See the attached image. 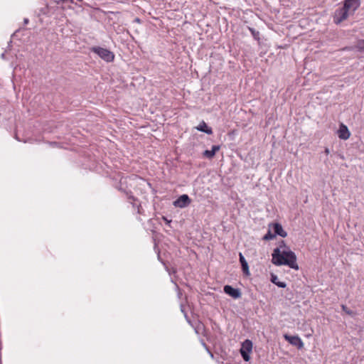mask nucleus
<instances>
[{
	"label": "nucleus",
	"mask_w": 364,
	"mask_h": 364,
	"mask_svg": "<svg viewBox=\"0 0 364 364\" xmlns=\"http://www.w3.org/2000/svg\"><path fill=\"white\" fill-rule=\"evenodd\" d=\"M333 21L336 24H339L341 23V7H338V9H336L333 16Z\"/></svg>",
	"instance_id": "obj_15"
},
{
	"label": "nucleus",
	"mask_w": 364,
	"mask_h": 364,
	"mask_svg": "<svg viewBox=\"0 0 364 364\" xmlns=\"http://www.w3.org/2000/svg\"><path fill=\"white\" fill-rule=\"evenodd\" d=\"M125 197L127 198V202L132 205V208L136 211L137 214H144V210L142 208L141 200L134 195L133 192H132Z\"/></svg>",
	"instance_id": "obj_5"
},
{
	"label": "nucleus",
	"mask_w": 364,
	"mask_h": 364,
	"mask_svg": "<svg viewBox=\"0 0 364 364\" xmlns=\"http://www.w3.org/2000/svg\"><path fill=\"white\" fill-rule=\"evenodd\" d=\"M284 338L285 341L289 342L291 345L296 346L298 349H302L304 348V343L297 335L291 336L287 333L284 334Z\"/></svg>",
	"instance_id": "obj_8"
},
{
	"label": "nucleus",
	"mask_w": 364,
	"mask_h": 364,
	"mask_svg": "<svg viewBox=\"0 0 364 364\" xmlns=\"http://www.w3.org/2000/svg\"><path fill=\"white\" fill-rule=\"evenodd\" d=\"M325 153H326V154H328L329 153V150H328V148H326V149H325Z\"/></svg>",
	"instance_id": "obj_28"
},
{
	"label": "nucleus",
	"mask_w": 364,
	"mask_h": 364,
	"mask_svg": "<svg viewBox=\"0 0 364 364\" xmlns=\"http://www.w3.org/2000/svg\"><path fill=\"white\" fill-rule=\"evenodd\" d=\"M287 247H289L287 245L284 240H282L278 242V247L277 248H279V250H281L282 248L287 250Z\"/></svg>",
	"instance_id": "obj_21"
},
{
	"label": "nucleus",
	"mask_w": 364,
	"mask_h": 364,
	"mask_svg": "<svg viewBox=\"0 0 364 364\" xmlns=\"http://www.w3.org/2000/svg\"><path fill=\"white\" fill-rule=\"evenodd\" d=\"M117 176L119 178V179L115 176H109V178L113 181L112 186L125 196L133 192L132 191V187L136 189L138 186H143L144 183H146L149 186H151L149 181L136 174L124 176L122 173L119 172Z\"/></svg>",
	"instance_id": "obj_1"
},
{
	"label": "nucleus",
	"mask_w": 364,
	"mask_h": 364,
	"mask_svg": "<svg viewBox=\"0 0 364 364\" xmlns=\"http://www.w3.org/2000/svg\"><path fill=\"white\" fill-rule=\"evenodd\" d=\"M63 3H67V2H69V3H73V0H61Z\"/></svg>",
	"instance_id": "obj_26"
},
{
	"label": "nucleus",
	"mask_w": 364,
	"mask_h": 364,
	"mask_svg": "<svg viewBox=\"0 0 364 364\" xmlns=\"http://www.w3.org/2000/svg\"><path fill=\"white\" fill-rule=\"evenodd\" d=\"M270 281L279 288H285L287 287V284L284 282L279 281L278 277L276 274H271Z\"/></svg>",
	"instance_id": "obj_14"
},
{
	"label": "nucleus",
	"mask_w": 364,
	"mask_h": 364,
	"mask_svg": "<svg viewBox=\"0 0 364 364\" xmlns=\"http://www.w3.org/2000/svg\"><path fill=\"white\" fill-rule=\"evenodd\" d=\"M223 291L227 295L230 296L234 299H238L242 296L240 289L235 288L231 285L227 284L223 287Z\"/></svg>",
	"instance_id": "obj_7"
},
{
	"label": "nucleus",
	"mask_w": 364,
	"mask_h": 364,
	"mask_svg": "<svg viewBox=\"0 0 364 364\" xmlns=\"http://www.w3.org/2000/svg\"><path fill=\"white\" fill-rule=\"evenodd\" d=\"M201 326L204 327L203 323L202 322H200V321H198V326H197V327H196V333H198V331L197 329H198V328H199V326Z\"/></svg>",
	"instance_id": "obj_25"
},
{
	"label": "nucleus",
	"mask_w": 364,
	"mask_h": 364,
	"mask_svg": "<svg viewBox=\"0 0 364 364\" xmlns=\"http://www.w3.org/2000/svg\"><path fill=\"white\" fill-rule=\"evenodd\" d=\"M28 19L25 18V19H24V23H28Z\"/></svg>",
	"instance_id": "obj_30"
},
{
	"label": "nucleus",
	"mask_w": 364,
	"mask_h": 364,
	"mask_svg": "<svg viewBox=\"0 0 364 364\" xmlns=\"http://www.w3.org/2000/svg\"><path fill=\"white\" fill-rule=\"evenodd\" d=\"M220 149V145H213L212 146L211 150L207 149L203 152V156L211 159L215 157L216 152L218 151Z\"/></svg>",
	"instance_id": "obj_12"
},
{
	"label": "nucleus",
	"mask_w": 364,
	"mask_h": 364,
	"mask_svg": "<svg viewBox=\"0 0 364 364\" xmlns=\"http://www.w3.org/2000/svg\"><path fill=\"white\" fill-rule=\"evenodd\" d=\"M269 228L273 230L275 236L278 235L282 237H286L287 236V232L284 230L282 225L279 223H270L269 224Z\"/></svg>",
	"instance_id": "obj_10"
},
{
	"label": "nucleus",
	"mask_w": 364,
	"mask_h": 364,
	"mask_svg": "<svg viewBox=\"0 0 364 364\" xmlns=\"http://www.w3.org/2000/svg\"><path fill=\"white\" fill-rule=\"evenodd\" d=\"M135 20H136V22L140 21V19H139V18H136V19H135Z\"/></svg>",
	"instance_id": "obj_31"
},
{
	"label": "nucleus",
	"mask_w": 364,
	"mask_h": 364,
	"mask_svg": "<svg viewBox=\"0 0 364 364\" xmlns=\"http://www.w3.org/2000/svg\"><path fill=\"white\" fill-rule=\"evenodd\" d=\"M93 12H95V14H106V12L104 11L103 10H102L100 8H95L93 9Z\"/></svg>",
	"instance_id": "obj_22"
},
{
	"label": "nucleus",
	"mask_w": 364,
	"mask_h": 364,
	"mask_svg": "<svg viewBox=\"0 0 364 364\" xmlns=\"http://www.w3.org/2000/svg\"><path fill=\"white\" fill-rule=\"evenodd\" d=\"M343 311H346L348 314H349V311H347V307L344 305H343Z\"/></svg>",
	"instance_id": "obj_27"
},
{
	"label": "nucleus",
	"mask_w": 364,
	"mask_h": 364,
	"mask_svg": "<svg viewBox=\"0 0 364 364\" xmlns=\"http://www.w3.org/2000/svg\"><path fill=\"white\" fill-rule=\"evenodd\" d=\"M336 133L337 136H338V138L341 139V122L339 123V127L336 130Z\"/></svg>",
	"instance_id": "obj_23"
},
{
	"label": "nucleus",
	"mask_w": 364,
	"mask_h": 364,
	"mask_svg": "<svg viewBox=\"0 0 364 364\" xmlns=\"http://www.w3.org/2000/svg\"><path fill=\"white\" fill-rule=\"evenodd\" d=\"M196 129L209 135L213 134L212 128L208 127L204 121L200 122V123L196 127Z\"/></svg>",
	"instance_id": "obj_13"
},
{
	"label": "nucleus",
	"mask_w": 364,
	"mask_h": 364,
	"mask_svg": "<svg viewBox=\"0 0 364 364\" xmlns=\"http://www.w3.org/2000/svg\"><path fill=\"white\" fill-rule=\"evenodd\" d=\"M276 237L274 232H272L271 228H269L267 232L262 237V240L264 241H269Z\"/></svg>",
	"instance_id": "obj_16"
},
{
	"label": "nucleus",
	"mask_w": 364,
	"mask_h": 364,
	"mask_svg": "<svg viewBox=\"0 0 364 364\" xmlns=\"http://www.w3.org/2000/svg\"><path fill=\"white\" fill-rule=\"evenodd\" d=\"M350 136V133L345 124H343V140L348 139Z\"/></svg>",
	"instance_id": "obj_19"
},
{
	"label": "nucleus",
	"mask_w": 364,
	"mask_h": 364,
	"mask_svg": "<svg viewBox=\"0 0 364 364\" xmlns=\"http://www.w3.org/2000/svg\"><path fill=\"white\" fill-rule=\"evenodd\" d=\"M296 254L289 247L284 250H279V248H274L272 253V262L276 266L284 265L298 270L299 267L296 263Z\"/></svg>",
	"instance_id": "obj_2"
},
{
	"label": "nucleus",
	"mask_w": 364,
	"mask_h": 364,
	"mask_svg": "<svg viewBox=\"0 0 364 364\" xmlns=\"http://www.w3.org/2000/svg\"><path fill=\"white\" fill-rule=\"evenodd\" d=\"M360 5V0H345L343 4V21L353 15Z\"/></svg>",
	"instance_id": "obj_4"
},
{
	"label": "nucleus",
	"mask_w": 364,
	"mask_h": 364,
	"mask_svg": "<svg viewBox=\"0 0 364 364\" xmlns=\"http://www.w3.org/2000/svg\"><path fill=\"white\" fill-rule=\"evenodd\" d=\"M239 262L241 265V269H242L243 275L247 277H250V269H249L248 263L241 252L239 253Z\"/></svg>",
	"instance_id": "obj_11"
},
{
	"label": "nucleus",
	"mask_w": 364,
	"mask_h": 364,
	"mask_svg": "<svg viewBox=\"0 0 364 364\" xmlns=\"http://www.w3.org/2000/svg\"><path fill=\"white\" fill-rule=\"evenodd\" d=\"M191 203V199L187 194H183L180 196L176 200L173 201V204L176 208H186Z\"/></svg>",
	"instance_id": "obj_9"
},
{
	"label": "nucleus",
	"mask_w": 364,
	"mask_h": 364,
	"mask_svg": "<svg viewBox=\"0 0 364 364\" xmlns=\"http://www.w3.org/2000/svg\"><path fill=\"white\" fill-rule=\"evenodd\" d=\"M353 48L360 53L364 52V39L358 40Z\"/></svg>",
	"instance_id": "obj_17"
},
{
	"label": "nucleus",
	"mask_w": 364,
	"mask_h": 364,
	"mask_svg": "<svg viewBox=\"0 0 364 364\" xmlns=\"http://www.w3.org/2000/svg\"><path fill=\"white\" fill-rule=\"evenodd\" d=\"M162 219L166 224H169L171 222V220H168L165 216H162Z\"/></svg>",
	"instance_id": "obj_24"
},
{
	"label": "nucleus",
	"mask_w": 364,
	"mask_h": 364,
	"mask_svg": "<svg viewBox=\"0 0 364 364\" xmlns=\"http://www.w3.org/2000/svg\"><path fill=\"white\" fill-rule=\"evenodd\" d=\"M158 258L159 259H160L161 261V262L164 264V265L165 266L166 270L168 272V273L170 274H176L177 272V269L176 267H171V269H168V267L166 266V263L164 262H163L161 259V257H160V252H159L158 253Z\"/></svg>",
	"instance_id": "obj_20"
},
{
	"label": "nucleus",
	"mask_w": 364,
	"mask_h": 364,
	"mask_svg": "<svg viewBox=\"0 0 364 364\" xmlns=\"http://www.w3.org/2000/svg\"><path fill=\"white\" fill-rule=\"evenodd\" d=\"M90 51L96 54L106 63H112L114 60V53L106 48L95 46L90 48Z\"/></svg>",
	"instance_id": "obj_3"
},
{
	"label": "nucleus",
	"mask_w": 364,
	"mask_h": 364,
	"mask_svg": "<svg viewBox=\"0 0 364 364\" xmlns=\"http://www.w3.org/2000/svg\"><path fill=\"white\" fill-rule=\"evenodd\" d=\"M350 48H348V47H345V48H342V50H350Z\"/></svg>",
	"instance_id": "obj_29"
},
{
	"label": "nucleus",
	"mask_w": 364,
	"mask_h": 364,
	"mask_svg": "<svg viewBox=\"0 0 364 364\" xmlns=\"http://www.w3.org/2000/svg\"><path fill=\"white\" fill-rule=\"evenodd\" d=\"M248 30L250 31L252 37L254 38V39L258 42H259L260 41V37H259V32L258 31H256L255 28H251V27H248Z\"/></svg>",
	"instance_id": "obj_18"
},
{
	"label": "nucleus",
	"mask_w": 364,
	"mask_h": 364,
	"mask_svg": "<svg viewBox=\"0 0 364 364\" xmlns=\"http://www.w3.org/2000/svg\"><path fill=\"white\" fill-rule=\"evenodd\" d=\"M252 342L249 339H246L242 343L241 348L240 349V355L242 359L247 362L250 360V353L252 350Z\"/></svg>",
	"instance_id": "obj_6"
}]
</instances>
